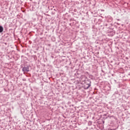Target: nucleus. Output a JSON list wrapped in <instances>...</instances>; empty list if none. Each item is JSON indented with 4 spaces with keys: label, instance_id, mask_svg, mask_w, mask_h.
<instances>
[{
    "label": "nucleus",
    "instance_id": "nucleus-1",
    "mask_svg": "<svg viewBox=\"0 0 130 130\" xmlns=\"http://www.w3.org/2000/svg\"><path fill=\"white\" fill-rule=\"evenodd\" d=\"M112 26V23H109V22L105 21L104 23V26L108 29H110Z\"/></svg>",
    "mask_w": 130,
    "mask_h": 130
},
{
    "label": "nucleus",
    "instance_id": "nucleus-2",
    "mask_svg": "<svg viewBox=\"0 0 130 130\" xmlns=\"http://www.w3.org/2000/svg\"><path fill=\"white\" fill-rule=\"evenodd\" d=\"M89 83L85 84L84 85V89L85 90H87V89H89V88H90V87H91V81H89Z\"/></svg>",
    "mask_w": 130,
    "mask_h": 130
},
{
    "label": "nucleus",
    "instance_id": "nucleus-3",
    "mask_svg": "<svg viewBox=\"0 0 130 130\" xmlns=\"http://www.w3.org/2000/svg\"><path fill=\"white\" fill-rule=\"evenodd\" d=\"M29 66H24L22 68V72H29Z\"/></svg>",
    "mask_w": 130,
    "mask_h": 130
},
{
    "label": "nucleus",
    "instance_id": "nucleus-4",
    "mask_svg": "<svg viewBox=\"0 0 130 130\" xmlns=\"http://www.w3.org/2000/svg\"><path fill=\"white\" fill-rule=\"evenodd\" d=\"M112 21H113V18H112V17H110L108 19L107 22H108L109 23H112Z\"/></svg>",
    "mask_w": 130,
    "mask_h": 130
},
{
    "label": "nucleus",
    "instance_id": "nucleus-5",
    "mask_svg": "<svg viewBox=\"0 0 130 130\" xmlns=\"http://www.w3.org/2000/svg\"><path fill=\"white\" fill-rule=\"evenodd\" d=\"M4 31V27L2 26H0V33H2Z\"/></svg>",
    "mask_w": 130,
    "mask_h": 130
},
{
    "label": "nucleus",
    "instance_id": "nucleus-6",
    "mask_svg": "<svg viewBox=\"0 0 130 130\" xmlns=\"http://www.w3.org/2000/svg\"><path fill=\"white\" fill-rule=\"evenodd\" d=\"M83 79H86V77H85V76H82V78L81 79L82 82L85 81V80H83Z\"/></svg>",
    "mask_w": 130,
    "mask_h": 130
},
{
    "label": "nucleus",
    "instance_id": "nucleus-7",
    "mask_svg": "<svg viewBox=\"0 0 130 130\" xmlns=\"http://www.w3.org/2000/svg\"><path fill=\"white\" fill-rule=\"evenodd\" d=\"M88 125H92V121H89L88 122Z\"/></svg>",
    "mask_w": 130,
    "mask_h": 130
},
{
    "label": "nucleus",
    "instance_id": "nucleus-8",
    "mask_svg": "<svg viewBox=\"0 0 130 130\" xmlns=\"http://www.w3.org/2000/svg\"><path fill=\"white\" fill-rule=\"evenodd\" d=\"M35 56H36L34 55V56H32V57H35Z\"/></svg>",
    "mask_w": 130,
    "mask_h": 130
}]
</instances>
